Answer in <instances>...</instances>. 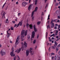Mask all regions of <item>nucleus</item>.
Wrapping results in <instances>:
<instances>
[{"mask_svg": "<svg viewBox=\"0 0 60 60\" xmlns=\"http://www.w3.org/2000/svg\"><path fill=\"white\" fill-rule=\"evenodd\" d=\"M27 30H26L25 32V30H22V33H21V35H22L21 37V39L22 41H24V39L23 38L24 37V36H26L27 35Z\"/></svg>", "mask_w": 60, "mask_h": 60, "instance_id": "f257e3e1", "label": "nucleus"}, {"mask_svg": "<svg viewBox=\"0 0 60 60\" xmlns=\"http://www.w3.org/2000/svg\"><path fill=\"white\" fill-rule=\"evenodd\" d=\"M26 26L27 28H28L29 26H30V29H32V28H33V26H32V24L29 25V24L27 23L26 25Z\"/></svg>", "mask_w": 60, "mask_h": 60, "instance_id": "f03ea898", "label": "nucleus"}, {"mask_svg": "<svg viewBox=\"0 0 60 60\" xmlns=\"http://www.w3.org/2000/svg\"><path fill=\"white\" fill-rule=\"evenodd\" d=\"M32 48H30V49L29 50H27L26 51V53H33L34 52L32 51Z\"/></svg>", "mask_w": 60, "mask_h": 60, "instance_id": "7ed1b4c3", "label": "nucleus"}, {"mask_svg": "<svg viewBox=\"0 0 60 60\" xmlns=\"http://www.w3.org/2000/svg\"><path fill=\"white\" fill-rule=\"evenodd\" d=\"M32 38H31V41H33V38H34V35H35V32H34V31H33L32 32Z\"/></svg>", "mask_w": 60, "mask_h": 60, "instance_id": "20e7f679", "label": "nucleus"}, {"mask_svg": "<svg viewBox=\"0 0 60 60\" xmlns=\"http://www.w3.org/2000/svg\"><path fill=\"white\" fill-rule=\"evenodd\" d=\"M19 37L18 36L16 39V40L15 43V44L17 45V44H19Z\"/></svg>", "mask_w": 60, "mask_h": 60, "instance_id": "39448f33", "label": "nucleus"}, {"mask_svg": "<svg viewBox=\"0 0 60 60\" xmlns=\"http://www.w3.org/2000/svg\"><path fill=\"white\" fill-rule=\"evenodd\" d=\"M34 11H33L32 12V14H31V17H32V19L33 20L34 19Z\"/></svg>", "mask_w": 60, "mask_h": 60, "instance_id": "423d86ee", "label": "nucleus"}, {"mask_svg": "<svg viewBox=\"0 0 60 60\" xmlns=\"http://www.w3.org/2000/svg\"><path fill=\"white\" fill-rule=\"evenodd\" d=\"M21 50V48H19V49L18 50H16L15 51V52H17V53H19L20 52V51Z\"/></svg>", "mask_w": 60, "mask_h": 60, "instance_id": "0eeeda50", "label": "nucleus"}, {"mask_svg": "<svg viewBox=\"0 0 60 60\" xmlns=\"http://www.w3.org/2000/svg\"><path fill=\"white\" fill-rule=\"evenodd\" d=\"M26 3L24 2L22 3V6H25V5H26Z\"/></svg>", "mask_w": 60, "mask_h": 60, "instance_id": "6e6552de", "label": "nucleus"}, {"mask_svg": "<svg viewBox=\"0 0 60 60\" xmlns=\"http://www.w3.org/2000/svg\"><path fill=\"white\" fill-rule=\"evenodd\" d=\"M10 55H11V56H13V57H14L15 55V54H14L13 53H10Z\"/></svg>", "mask_w": 60, "mask_h": 60, "instance_id": "1a4fd4ad", "label": "nucleus"}, {"mask_svg": "<svg viewBox=\"0 0 60 60\" xmlns=\"http://www.w3.org/2000/svg\"><path fill=\"white\" fill-rule=\"evenodd\" d=\"M56 48V46H55V45H54V46H52L51 47V49H55Z\"/></svg>", "mask_w": 60, "mask_h": 60, "instance_id": "9d476101", "label": "nucleus"}, {"mask_svg": "<svg viewBox=\"0 0 60 60\" xmlns=\"http://www.w3.org/2000/svg\"><path fill=\"white\" fill-rule=\"evenodd\" d=\"M34 31L36 32V31H37V29L36 28V27H35V25H34Z\"/></svg>", "mask_w": 60, "mask_h": 60, "instance_id": "9b49d317", "label": "nucleus"}, {"mask_svg": "<svg viewBox=\"0 0 60 60\" xmlns=\"http://www.w3.org/2000/svg\"><path fill=\"white\" fill-rule=\"evenodd\" d=\"M27 41H30V37L29 36H28L27 37Z\"/></svg>", "mask_w": 60, "mask_h": 60, "instance_id": "f8f14e48", "label": "nucleus"}, {"mask_svg": "<svg viewBox=\"0 0 60 60\" xmlns=\"http://www.w3.org/2000/svg\"><path fill=\"white\" fill-rule=\"evenodd\" d=\"M58 57V55L57 54H56L54 57V58L55 60H57V58Z\"/></svg>", "mask_w": 60, "mask_h": 60, "instance_id": "ddd939ff", "label": "nucleus"}, {"mask_svg": "<svg viewBox=\"0 0 60 60\" xmlns=\"http://www.w3.org/2000/svg\"><path fill=\"white\" fill-rule=\"evenodd\" d=\"M22 51L23 50V49L24 50H26V47H23L22 46Z\"/></svg>", "mask_w": 60, "mask_h": 60, "instance_id": "4468645a", "label": "nucleus"}, {"mask_svg": "<svg viewBox=\"0 0 60 60\" xmlns=\"http://www.w3.org/2000/svg\"><path fill=\"white\" fill-rule=\"evenodd\" d=\"M37 10H38V7H36L35 8V10L33 11H34H34L36 12V11H37Z\"/></svg>", "mask_w": 60, "mask_h": 60, "instance_id": "2eb2a0df", "label": "nucleus"}, {"mask_svg": "<svg viewBox=\"0 0 60 60\" xmlns=\"http://www.w3.org/2000/svg\"><path fill=\"white\" fill-rule=\"evenodd\" d=\"M22 22H22V21H21L19 22V24L20 25V26H22Z\"/></svg>", "mask_w": 60, "mask_h": 60, "instance_id": "dca6fc26", "label": "nucleus"}, {"mask_svg": "<svg viewBox=\"0 0 60 60\" xmlns=\"http://www.w3.org/2000/svg\"><path fill=\"white\" fill-rule=\"evenodd\" d=\"M24 45L25 46V47H27V43H26V42H24Z\"/></svg>", "mask_w": 60, "mask_h": 60, "instance_id": "f3484780", "label": "nucleus"}, {"mask_svg": "<svg viewBox=\"0 0 60 60\" xmlns=\"http://www.w3.org/2000/svg\"><path fill=\"white\" fill-rule=\"evenodd\" d=\"M12 51L11 52V53H13V52L14 51V47H12Z\"/></svg>", "mask_w": 60, "mask_h": 60, "instance_id": "a211bd4d", "label": "nucleus"}, {"mask_svg": "<svg viewBox=\"0 0 60 60\" xmlns=\"http://www.w3.org/2000/svg\"><path fill=\"white\" fill-rule=\"evenodd\" d=\"M0 54L2 56H4V55H5V53H0Z\"/></svg>", "mask_w": 60, "mask_h": 60, "instance_id": "6ab92c4d", "label": "nucleus"}, {"mask_svg": "<svg viewBox=\"0 0 60 60\" xmlns=\"http://www.w3.org/2000/svg\"><path fill=\"white\" fill-rule=\"evenodd\" d=\"M32 6L31 5V4H30L29 7H28V10H29V9L30 10V9H31V6Z\"/></svg>", "mask_w": 60, "mask_h": 60, "instance_id": "aec40b11", "label": "nucleus"}, {"mask_svg": "<svg viewBox=\"0 0 60 60\" xmlns=\"http://www.w3.org/2000/svg\"><path fill=\"white\" fill-rule=\"evenodd\" d=\"M5 23H9V21H8V19H7L6 21H5Z\"/></svg>", "mask_w": 60, "mask_h": 60, "instance_id": "412c9836", "label": "nucleus"}, {"mask_svg": "<svg viewBox=\"0 0 60 60\" xmlns=\"http://www.w3.org/2000/svg\"><path fill=\"white\" fill-rule=\"evenodd\" d=\"M59 12H60V11H59V10H57L56 11V14H58V13H59Z\"/></svg>", "mask_w": 60, "mask_h": 60, "instance_id": "4be33fe9", "label": "nucleus"}, {"mask_svg": "<svg viewBox=\"0 0 60 60\" xmlns=\"http://www.w3.org/2000/svg\"><path fill=\"white\" fill-rule=\"evenodd\" d=\"M41 23V21H39L38 22H37V25H39Z\"/></svg>", "mask_w": 60, "mask_h": 60, "instance_id": "5701e85b", "label": "nucleus"}, {"mask_svg": "<svg viewBox=\"0 0 60 60\" xmlns=\"http://www.w3.org/2000/svg\"><path fill=\"white\" fill-rule=\"evenodd\" d=\"M17 57H18L17 60H20V58H19V57L17 55Z\"/></svg>", "mask_w": 60, "mask_h": 60, "instance_id": "b1692460", "label": "nucleus"}, {"mask_svg": "<svg viewBox=\"0 0 60 60\" xmlns=\"http://www.w3.org/2000/svg\"><path fill=\"white\" fill-rule=\"evenodd\" d=\"M55 35L54 34H52L51 35L50 37H52V36H53V37H55Z\"/></svg>", "mask_w": 60, "mask_h": 60, "instance_id": "393cba45", "label": "nucleus"}, {"mask_svg": "<svg viewBox=\"0 0 60 60\" xmlns=\"http://www.w3.org/2000/svg\"><path fill=\"white\" fill-rule=\"evenodd\" d=\"M1 53H4V50H2L0 52Z\"/></svg>", "mask_w": 60, "mask_h": 60, "instance_id": "a878e982", "label": "nucleus"}, {"mask_svg": "<svg viewBox=\"0 0 60 60\" xmlns=\"http://www.w3.org/2000/svg\"><path fill=\"white\" fill-rule=\"evenodd\" d=\"M48 5H49V3H47L46 5V6L45 7V9H46V8L48 7Z\"/></svg>", "mask_w": 60, "mask_h": 60, "instance_id": "bb28decb", "label": "nucleus"}, {"mask_svg": "<svg viewBox=\"0 0 60 60\" xmlns=\"http://www.w3.org/2000/svg\"><path fill=\"white\" fill-rule=\"evenodd\" d=\"M17 58V56H15V57L14 58V60H16V59Z\"/></svg>", "mask_w": 60, "mask_h": 60, "instance_id": "cd10ccee", "label": "nucleus"}, {"mask_svg": "<svg viewBox=\"0 0 60 60\" xmlns=\"http://www.w3.org/2000/svg\"><path fill=\"white\" fill-rule=\"evenodd\" d=\"M5 12H4V13H3V16H2L3 18L4 17V16L5 15Z\"/></svg>", "mask_w": 60, "mask_h": 60, "instance_id": "c85d7f7f", "label": "nucleus"}, {"mask_svg": "<svg viewBox=\"0 0 60 60\" xmlns=\"http://www.w3.org/2000/svg\"><path fill=\"white\" fill-rule=\"evenodd\" d=\"M54 43L55 45H56V46H57V42H56L55 41L54 42Z\"/></svg>", "mask_w": 60, "mask_h": 60, "instance_id": "c756f323", "label": "nucleus"}, {"mask_svg": "<svg viewBox=\"0 0 60 60\" xmlns=\"http://www.w3.org/2000/svg\"><path fill=\"white\" fill-rule=\"evenodd\" d=\"M36 42V40L35 39L33 41V43L34 44V43H35V42Z\"/></svg>", "mask_w": 60, "mask_h": 60, "instance_id": "7c9ffc66", "label": "nucleus"}, {"mask_svg": "<svg viewBox=\"0 0 60 60\" xmlns=\"http://www.w3.org/2000/svg\"><path fill=\"white\" fill-rule=\"evenodd\" d=\"M28 55H29V53H26V55L27 56H28Z\"/></svg>", "mask_w": 60, "mask_h": 60, "instance_id": "2f4dec72", "label": "nucleus"}, {"mask_svg": "<svg viewBox=\"0 0 60 60\" xmlns=\"http://www.w3.org/2000/svg\"><path fill=\"white\" fill-rule=\"evenodd\" d=\"M51 27H52V28H53V27H54V26H54V25H52L51 24Z\"/></svg>", "mask_w": 60, "mask_h": 60, "instance_id": "473e14b6", "label": "nucleus"}, {"mask_svg": "<svg viewBox=\"0 0 60 60\" xmlns=\"http://www.w3.org/2000/svg\"><path fill=\"white\" fill-rule=\"evenodd\" d=\"M6 4V3H5L3 5L2 7H3H3H4V5H5V4Z\"/></svg>", "mask_w": 60, "mask_h": 60, "instance_id": "72a5a7b5", "label": "nucleus"}, {"mask_svg": "<svg viewBox=\"0 0 60 60\" xmlns=\"http://www.w3.org/2000/svg\"><path fill=\"white\" fill-rule=\"evenodd\" d=\"M11 30H13V27H11Z\"/></svg>", "mask_w": 60, "mask_h": 60, "instance_id": "f704fd0d", "label": "nucleus"}, {"mask_svg": "<svg viewBox=\"0 0 60 60\" xmlns=\"http://www.w3.org/2000/svg\"><path fill=\"white\" fill-rule=\"evenodd\" d=\"M58 5V4L57 3H56L55 4V5L56 6H57Z\"/></svg>", "mask_w": 60, "mask_h": 60, "instance_id": "c9c22d12", "label": "nucleus"}, {"mask_svg": "<svg viewBox=\"0 0 60 60\" xmlns=\"http://www.w3.org/2000/svg\"><path fill=\"white\" fill-rule=\"evenodd\" d=\"M57 22H60V20L58 19L57 20Z\"/></svg>", "mask_w": 60, "mask_h": 60, "instance_id": "e433bc0d", "label": "nucleus"}, {"mask_svg": "<svg viewBox=\"0 0 60 60\" xmlns=\"http://www.w3.org/2000/svg\"><path fill=\"white\" fill-rule=\"evenodd\" d=\"M53 20H52L51 21V22L50 24H52V23H53Z\"/></svg>", "mask_w": 60, "mask_h": 60, "instance_id": "4c0bfd02", "label": "nucleus"}, {"mask_svg": "<svg viewBox=\"0 0 60 60\" xmlns=\"http://www.w3.org/2000/svg\"><path fill=\"white\" fill-rule=\"evenodd\" d=\"M46 35L45 37V38H47V34H48V33L46 32Z\"/></svg>", "mask_w": 60, "mask_h": 60, "instance_id": "58836bf2", "label": "nucleus"}, {"mask_svg": "<svg viewBox=\"0 0 60 60\" xmlns=\"http://www.w3.org/2000/svg\"><path fill=\"white\" fill-rule=\"evenodd\" d=\"M58 19H60V17L59 16H58Z\"/></svg>", "mask_w": 60, "mask_h": 60, "instance_id": "ea45409f", "label": "nucleus"}, {"mask_svg": "<svg viewBox=\"0 0 60 60\" xmlns=\"http://www.w3.org/2000/svg\"><path fill=\"white\" fill-rule=\"evenodd\" d=\"M51 55H55V53H52L51 54Z\"/></svg>", "mask_w": 60, "mask_h": 60, "instance_id": "a19ab883", "label": "nucleus"}, {"mask_svg": "<svg viewBox=\"0 0 60 60\" xmlns=\"http://www.w3.org/2000/svg\"><path fill=\"white\" fill-rule=\"evenodd\" d=\"M56 50H59V48L58 47H57L56 48Z\"/></svg>", "mask_w": 60, "mask_h": 60, "instance_id": "79ce46f5", "label": "nucleus"}, {"mask_svg": "<svg viewBox=\"0 0 60 60\" xmlns=\"http://www.w3.org/2000/svg\"><path fill=\"white\" fill-rule=\"evenodd\" d=\"M37 4V2H35V5H36Z\"/></svg>", "mask_w": 60, "mask_h": 60, "instance_id": "37998d69", "label": "nucleus"}, {"mask_svg": "<svg viewBox=\"0 0 60 60\" xmlns=\"http://www.w3.org/2000/svg\"><path fill=\"white\" fill-rule=\"evenodd\" d=\"M49 25H48L47 26V29H48L49 28Z\"/></svg>", "mask_w": 60, "mask_h": 60, "instance_id": "c03bdc74", "label": "nucleus"}, {"mask_svg": "<svg viewBox=\"0 0 60 60\" xmlns=\"http://www.w3.org/2000/svg\"><path fill=\"white\" fill-rule=\"evenodd\" d=\"M55 26H58V24H56L55 25Z\"/></svg>", "mask_w": 60, "mask_h": 60, "instance_id": "a18cd8bd", "label": "nucleus"}, {"mask_svg": "<svg viewBox=\"0 0 60 60\" xmlns=\"http://www.w3.org/2000/svg\"><path fill=\"white\" fill-rule=\"evenodd\" d=\"M49 52H50V47L49 48Z\"/></svg>", "mask_w": 60, "mask_h": 60, "instance_id": "49530a36", "label": "nucleus"}, {"mask_svg": "<svg viewBox=\"0 0 60 60\" xmlns=\"http://www.w3.org/2000/svg\"><path fill=\"white\" fill-rule=\"evenodd\" d=\"M10 36V35H7V37L8 38H9V37Z\"/></svg>", "mask_w": 60, "mask_h": 60, "instance_id": "de8ad7c7", "label": "nucleus"}, {"mask_svg": "<svg viewBox=\"0 0 60 60\" xmlns=\"http://www.w3.org/2000/svg\"><path fill=\"white\" fill-rule=\"evenodd\" d=\"M12 23H15V21H12Z\"/></svg>", "mask_w": 60, "mask_h": 60, "instance_id": "09e8293b", "label": "nucleus"}, {"mask_svg": "<svg viewBox=\"0 0 60 60\" xmlns=\"http://www.w3.org/2000/svg\"><path fill=\"white\" fill-rule=\"evenodd\" d=\"M54 29H57V27L56 26L54 27Z\"/></svg>", "mask_w": 60, "mask_h": 60, "instance_id": "8fccbe9b", "label": "nucleus"}, {"mask_svg": "<svg viewBox=\"0 0 60 60\" xmlns=\"http://www.w3.org/2000/svg\"><path fill=\"white\" fill-rule=\"evenodd\" d=\"M57 47H60V44H59V45H58L57 46Z\"/></svg>", "mask_w": 60, "mask_h": 60, "instance_id": "3c124183", "label": "nucleus"}, {"mask_svg": "<svg viewBox=\"0 0 60 60\" xmlns=\"http://www.w3.org/2000/svg\"><path fill=\"white\" fill-rule=\"evenodd\" d=\"M38 2V0H35V2Z\"/></svg>", "mask_w": 60, "mask_h": 60, "instance_id": "603ef678", "label": "nucleus"}, {"mask_svg": "<svg viewBox=\"0 0 60 60\" xmlns=\"http://www.w3.org/2000/svg\"><path fill=\"white\" fill-rule=\"evenodd\" d=\"M19 4V2H18V1H17L16 2V4Z\"/></svg>", "mask_w": 60, "mask_h": 60, "instance_id": "864d4df0", "label": "nucleus"}, {"mask_svg": "<svg viewBox=\"0 0 60 60\" xmlns=\"http://www.w3.org/2000/svg\"><path fill=\"white\" fill-rule=\"evenodd\" d=\"M54 59V57L52 56V60H53V59Z\"/></svg>", "mask_w": 60, "mask_h": 60, "instance_id": "5fc2aeb1", "label": "nucleus"}, {"mask_svg": "<svg viewBox=\"0 0 60 60\" xmlns=\"http://www.w3.org/2000/svg\"><path fill=\"white\" fill-rule=\"evenodd\" d=\"M58 33V30H57L56 31V33Z\"/></svg>", "mask_w": 60, "mask_h": 60, "instance_id": "6e6d98bb", "label": "nucleus"}, {"mask_svg": "<svg viewBox=\"0 0 60 60\" xmlns=\"http://www.w3.org/2000/svg\"><path fill=\"white\" fill-rule=\"evenodd\" d=\"M21 13H19L18 14V16H19V15H20V14Z\"/></svg>", "mask_w": 60, "mask_h": 60, "instance_id": "4d7b16f0", "label": "nucleus"}, {"mask_svg": "<svg viewBox=\"0 0 60 60\" xmlns=\"http://www.w3.org/2000/svg\"><path fill=\"white\" fill-rule=\"evenodd\" d=\"M41 15H44V14L43 13V12H42Z\"/></svg>", "mask_w": 60, "mask_h": 60, "instance_id": "13d9d810", "label": "nucleus"}, {"mask_svg": "<svg viewBox=\"0 0 60 60\" xmlns=\"http://www.w3.org/2000/svg\"><path fill=\"white\" fill-rule=\"evenodd\" d=\"M51 25H54V23H52V24H51Z\"/></svg>", "mask_w": 60, "mask_h": 60, "instance_id": "bf43d9fd", "label": "nucleus"}, {"mask_svg": "<svg viewBox=\"0 0 60 60\" xmlns=\"http://www.w3.org/2000/svg\"><path fill=\"white\" fill-rule=\"evenodd\" d=\"M17 26V25L16 24H15V26H14V27H16V26Z\"/></svg>", "mask_w": 60, "mask_h": 60, "instance_id": "052dcab7", "label": "nucleus"}, {"mask_svg": "<svg viewBox=\"0 0 60 60\" xmlns=\"http://www.w3.org/2000/svg\"><path fill=\"white\" fill-rule=\"evenodd\" d=\"M52 41V40L51 39H49V41Z\"/></svg>", "mask_w": 60, "mask_h": 60, "instance_id": "680f3d73", "label": "nucleus"}, {"mask_svg": "<svg viewBox=\"0 0 60 60\" xmlns=\"http://www.w3.org/2000/svg\"><path fill=\"white\" fill-rule=\"evenodd\" d=\"M7 34H9V33H8V30L7 31Z\"/></svg>", "mask_w": 60, "mask_h": 60, "instance_id": "e2e57ef3", "label": "nucleus"}, {"mask_svg": "<svg viewBox=\"0 0 60 60\" xmlns=\"http://www.w3.org/2000/svg\"><path fill=\"white\" fill-rule=\"evenodd\" d=\"M58 8H60L59 10H60V6H59L58 7Z\"/></svg>", "mask_w": 60, "mask_h": 60, "instance_id": "0e129e2a", "label": "nucleus"}, {"mask_svg": "<svg viewBox=\"0 0 60 60\" xmlns=\"http://www.w3.org/2000/svg\"><path fill=\"white\" fill-rule=\"evenodd\" d=\"M54 39V37H52V40H53V39Z\"/></svg>", "mask_w": 60, "mask_h": 60, "instance_id": "69168bd1", "label": "nucleus"}, {"mask_svg": "<svg viewBox=\"0 0 60 60\" xmlns=\"http://www.w3.org/2000/svg\"><path fill=\"white\" fill-rule=\"evenodd\" d=\"M57 19H56L55 20V22H57Z\"/></svg>", "mask_w": 60, "mask_h": 60, "instance_id": "338daca9", "label": "nucleus"}, {"mask_svg": "<svg viewBox=\"0 0 60 60\" xmlns=\"http://www.w3.org/2000/svg\"><path fill=\"white\" fill-rule=\"evenodd\" d=\"M58 27L59 28H60V25H59L58 26Z\"/></svg>", "mask_w": 60, "mask_h": 60, "instance_id": "774afa93", "label": "nucleus"}]
</instances>
